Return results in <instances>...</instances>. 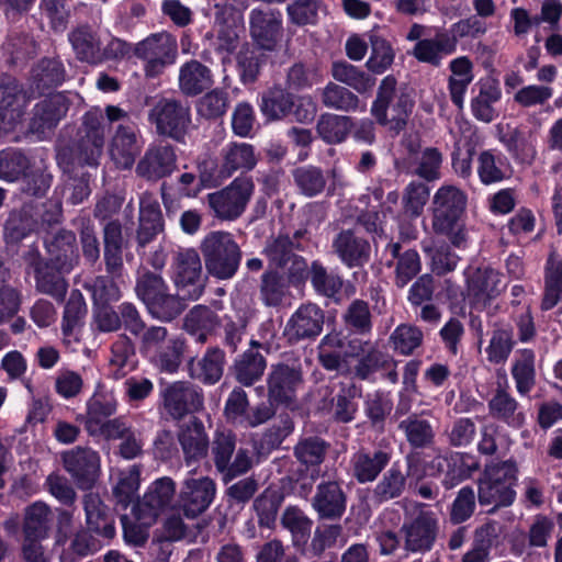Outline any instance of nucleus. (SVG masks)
Wrapping results in <instances>:
<instances>
[{"instance_id":"f257e3e1","label":"nucleus","mask_w":562,"mask_h":562,"mask_svg":"<svg viewBox=\"0 0 562 562\" xmlns=\"http://www.w3.org/2000/svg\"><path fill=\"white\" fill-rule=\"evenodd\" d=\"M465 204V194L454 186L440 187L432 199V229L458 248L465 247L469 239L463 223Z\"/></svg>"},{"instance_id":"f03ea898","label":"nucleus","mask_w":562,"mask_h":562,"mask_svg":"<svg viewBox=\"0 0 562 562\" xmlns=\"http://www.w3.org/2000/svg\"><path fill=\"white\" fill-rule=\"evenodd\" d=\"M104 112L91 109L82 117L79 138L70 148L61 149L58 155L59 165L66 170L72 166H97L104 146Z\"/></svg>"},{"instance_id":"7ed1b4c3","label":"nucleus","mask_w":562,"mask_h":562,"mask_svg":"<svg viewBox=\"0 0 562 562\" xmlns=\"http://www.w3.org/2000/svg\"><path fill=\"white\" fill-rule=\"evenodd\" d=\"M104 116L109 123H119L109 142V155L116 168L131 169L139 156L144 139L136 124L130 122V115L116 105H106Z\"/></svg>"},{"instance_id":"20e7f679","label":"nucleus","mask_w":562,"mask_h":562,"mask_svg":"<svg viewBox=\"0 0 562 562\" xmlns=\"http://www.w3.org/2000/svg\"><path fill=\"white\" fill-rule=\"evenodd\" d=\"M201 252L209 274L218 280L232 279L240 265L243 252L233 234L214 231L201 241Z\"/></svg>"},{"instance_id":"39448f33","label":"nucleus","mask_w":562,"mask_h":562,"mask_svg":"<svg viewBox=\"0 0 562 562\" xmlns=\"http://www.w3.org/2000/svg\"><path fill=\"white\" fill-rule=\"evenodd\" d=\"M396 83L393 76L383 78L372 103L371 114L379 124L398 132L405 126L414 101L406 89L397 88Z\"/></svg>"},{"instance_id":"423d86ee","label":"nucleus","mask_w":562,"mask_h":562,"mask_svg":"<svg viewBox=\"0 0 562 562\" xmlns=\"http://www.w3.org/2000/svg\"><path fill=\"white\" fill-rule=\"evenodd\" d=\"M55 546L63 547L61 562H75L93 554L100 548L88 529L74 526V515L67 509L57 510Z\"/></svg>"},{"instance_id":"0eeeda50","label":"nucleus","mask_w":562,"mask_h":562,"mask_svg":"<svg viewBox=\"0 0 562 562\" xmlns=\"http://www.w3.org/2000/svg\"><path fill=\"white\" fill-rule=\"evenodd\" d=\"M406 520L402 527L405 548L412 552H425L432 548L437 536L435 514L427 506L413 501L404 502Z\"/></svg>"},{"instance_id":"6e6552de","label":"nucleus","mask_w":562,"mask_h":562,"mask_svg":"<svg viewBox=\"0 0 562 562\" xmlns=\"http://www.w3.org/2000/svg\"><path fill=\"white\" fill-rule=\"evenodd\" d=\"M517 469L513 462L491 464L486 467L479 484V502L481 505L508 506L515 499Z\"/></svg>"},{"instance_id":"1a4fd4ad","label":"nucleus","mask_w":562,"mask_h":562,"mask_svg":"<svg viewBox=\"0 0 562 562\" xmlns=\"http://www.w3.org/2000/svg\"><path fill=\"white\" fill-rule=\"evenodd\" d=\"M254 193L249 178H236L225 188L206 195L213 215L221 221H235L245 212Z\"/></svg>"},{"instance_id":"9d476101","label":"nucleus","mask_w":562,"mask_h":562,"mask_svg":"<svg viewBox=\"0 0 562 562\" xmlns=\"http://www.w3.org/2000/svg\"><path fill=\"white\" fill-rule=\"evenodd\" d=\"M149 121L159 135L180 142L191 125L190 108L180 101L164 99L150 110Z\"/></svg>"},{"instance_id":"9b49d317","label":"nucleus","mask_w":562,"mask_h":562,"mask_svg":"<svg viewBox=\"0 0 562 562\" xmlns=\"http://www.w3.org/2000/svg\"><path fill=\"white\" fill-rule=\"evenodd\" d=\"M173 279L183 296L196 300L204 290L202 280V262L193 248L179 249L172 259Z\"/></svg>"},{"instance_id":"f8f14e48","label":"nucleus","mask_w":562,"mask_h":562,"mask_svg":"<svg viewBox=\"0 0 562 562\" xmlns=\"http://www.w3.org/2000/svg\"><path fill=\"white\" fill-rule=\"evenodd\" d=\"M27 103V93L15 78H0V132H12L21 124Z\"/></svg>"},{"instance_id":"ddd939ff","label":"nucleus","mask_w":562,"mask_h":562,"mask_svg":"<svg viewBox=\"0 0 562 562\" xmlns=\"http://www.w3.org/2000/svg\"><path fill=\"white\" fill-rule=\"evenodd\" d=\"M216 494V484L209 476L190 474L184 479L179 495L180 507L188 518H195L204 513Z\"/></svg>"},{"instance_id":"4468645a","label":"nucleus","mask_w":562,"mask_h":562,"mask_svg":"<svg viewBox=\"0 0 562 562\" xmlns=\"http://www.w3.org/2000/svg\"><path fill=\"white\" fill-rule=\"evenodd\" d=\"M69 105V97L63 92L49 94L38 101L33 109L30 132L43 139L66 116Z\"/></svg>"},{"instance_id":"2eb2a0df","label":"nucleus","mask_w":562,"mask_h":562,"mask_svg":"<svg viewBox=\"0 0 562 562\" xmlns=\"http://www.w3.org/2000/svg\"><path fill=\"white\" fill-rule=\"evenodd\" d=\"M65 470L79 488H90L97 482L101 461L97 451L87 447H76L63 453Z\"/></svg>"},{"instance_id":"dca6fc26","label":"nucleus","mask_w":562,"mask_h":562,"mask_svg":"<svg viewBox=\"0 0 562 562\" xmlns=\"http://www.w3.org/2000/svg\"><path fill=\"white\" fill-rule=\"evenodd\" d=\"M164 407L175 419L203 408L204 397L202 390L190 382L176 381L162 392Z\"/></svg>"},{"instance_id":"f3484780","label":"nucleus","mask_w":562,"mask_h":562,"mask_svg":"<svg viewBox=\"0 0 562 562\" xmlns=\"http://www.w3.org/2000/svg\"><path fill=\"white\" fill-rule=\"evenodd\" d=\"M25 260L33 270L36 290L57 301H63L68 289V283L64 278L67 272L60 271L50 261H43L37 250H30L25 255Z\"/></svg>"},{"instance_id":"a211bd4d","label":"nucleus","mask_w":562,"mask_h":562,"mask_svg":"<svg viewBox=\"0 0 562 562\" xmlns=\"http://www.w3.org/2000/svg\"><path fill=\"white\" fill-rule=\"evenodd\" d=\"M177 156L169 144H151L136 165V175L146 180L157 181L173 172Z\"/></svg>"},{"instance_id":"6ab92c4d","label":"nucleus","mask_w":562,"mask_h":562,"mask_svg":"<svg viewBox=\"0 0 562 562\" xmlns=\"http://www.w3.org/2000/svg\"><path fill=\"white\" fill-rule=\"evenodd\" d=\"M468 295L475 304L485 303L504 288L502 276L490 267H470L467 272Z\"/></svg>"},{"instance_id":"aec40b11","label":"nucleus","mask_w":562,"mask_h":562,"mask_svg":"<svg viewBox=\"0 0 562 562\" xmlns=\"http://www.w3.org/2000/svg\"><path fill=\"white\" fill-rule=\"evenodd\" d=\"M178 441L187 464L204 458L207 453L209 437L203 423L196 417L190 418L180 426Z\"/></svg>"},{"instance_id":"412c9836","label":"nucleus","mask_w":562,"mask_h":562,"mask_svg":"<svg viewBox=\"0 0 562 562\" xmlns=\"http://www.w3.org/2000/svg\"><path fill=\"white\" fill-rule=\"evenodd\" d=\"M323 324V311L316 304L307 303L301 305L291 316L286 333L296 339L312 338L321 334Z\"/></svg>"},{"instance_id":"4be33fe9","label":"nucleus","mask_w":562,"mask_h":562,"mask_svg":"<svg viewBox=\"0 0 562 562\" xmlns=\"http://www.w3.org/2000/svg\"><path fill=\"white\" fill-rule=\"evenodd\" d=\"M454 52V38H450L447 32L440 31L432 38L419 40L412 54L418 61L438 67L446 56Z\"/></svg>"},{"instance_id":"5701e85b","label":"nucleus","mask_w":562,"mask_h":562,"mask_svg":"<svg viewBox=\"0 0 562 562\" xmlns=\"http://www.w3.org/2000/svg\"><path fill=\"white\" fill-rule=\"evenodd\" d=\"M334 248L348 267L364 265L370 258V245L353 231L341 232L334 240Z\"/></svg>"},{"instance_id":"b1692460","label":"nucleus","mask_w":562,"mask_h":562,"mask_svg":"<svg viewBox=\"0 0 562 562\" xmlns=\"http://www.w3.org/2000/svg\"><path fill=\"white\" fill-rule=\"evenodd\" d=\"M213 85L211 69L198 60L184 63L179 69L178 86L188 97L202 93Z\"/></svg>"},{"instance_id":"393cba45","label":"nucleus","mask_w":562,"mask_h":562,"mask_svg":"<svg viewBox=\"0 0 562 562\" xmlns=\"http://www.w3.org/2000/svg\"><path fill=\"white\" fill-rule=\"evenodd\" d=\"M176 491L175 482L167 476L156 480L145 493L143 501L138 504L140 510H147L144 517L145 524L155 520L158 513L169 505Z\"/></svg>"},{"instance_id":"a878e982","label":"nucleus","mask_w":562,"mask_h":562,"mask_svg":"<svg viewBox=\"0 0 562 562\" xmlns=\"http://www.w3.org/2000/svg\"><path fill=\"white\" fill-rule=\"evenodd\" d=\"M116 398L109 393L95 392L86 404V414L81 417L86 431H95L104 422L110 420L117 411Z\"/></svg>"},{"instance_id":"bb28decb","label":"nucleus","mask_w":562,"mask_h":562,"mask_svg":"<svg viewBox=\"0 0 562 562\" xmlns=\"http://www.w3.org/2000/svg\"><path fill=\"white\" fill-rule=\"evenodd\" d=\"M49 261L60 271L70 272L78 260L76 236L69 231L58 232L52 240H46Z\"/></svg>"},{"instance_id":"cd10ccee","label":"nucleus","mask_w":562,"mask_h":562,"mask_svg":"<svg viewBox=\"0 0 562 562\" xmlns=\"http://www.w3.org/2000/svg\"><path fill=\"white\" fill-rule=\"evenodd\" d=\"M390 460L391 456L383 450H376L373 453L359 451L351 458V471L358 482H372L387 465Z\"/></svg>"},{"instance_id":"c85d7f7f","label":"nucleus","mask_w":562,"mask_h":562,"mask_svg":"<svg viewBox=\"0 0 562 562\" xmlns=\"http://www.w3.org/2000/svg\"><path fill=\"white\" fill-rule=\"evenodd\" d=\"M224 352L218 348H210L198 361L193 358L188 362L189 375L205 384L216 383L223 375Z\"/></svg>"},{"instance_id":"c756f323","label":"nucleus","mask_w":562,"mask_h":562,"mask_svg":"<svg viewBox=\"0 0 562 562\" xmlns=\"http://www.w3.org/2000/svg\"><path fill=\"white\" fill-rule=\"evenodd\" d=\"M313 507L323 518H339L346 509V497L335 482L318 485Z\"/></svg>"},{"instance_id":"7c9ffc66","label":"nucleus","mask_w":562,"mask_h":562,"mask_svg":"<svg viewBox=\"0 0 562 562\" xmlns=\"http://www.w3.org/2000/svg\"><path fill=\"white\" fill-rule=\"evenodd\" d=\"M222 173L232 176L236 171H249L257 164L252 145L247 143H229L222 150Z\"/></svg>"},{"instance_id":"2f4dec72","label":"nucleus","mask_w":562,"mask_h":562,"mask_svg":"<svg viewBox=\"0 0 562 562\" xmlns=\"http://www.w3.org/2000/svg\"><path fill=\"white\" fill-rule=\"evenodd\" d=\"M502 97L498 83L492 79L480 82L479 93L471 101L472 114L479 121L490 123L497 116L495 105Z\"/></svg>"},{"instance_id":"473e14b6","label":"nucleus","mask_w":562,"mask_h":562,"mask_svg":"<svg viewBox=\"0 0 562 562\" xmlns=\"http://www.w3.org/2000/svg\"><path fill=\"white\" fill-rule=\"evenodd\" d=\"M449 69L451 71L449 77L450 97L452 102L461 109L468 88L474 79L473 64L468 57L461 56L450 61Z\"/></svg>"},{"instance_id":"72a5a7b5","label":"nucleus","mask_w":562,"mask_h":562,"mask_svg":"<svg viewBox=\"0 0 562 562\" xmlns=\"http://www.w3.org/2000/svg\"><path fill=\"white\" fill-rule=\"evenodd\" d=\"M268 391L270 405L262 404L248 409L239 426L254 428L268 422L274 415V409L271 406L279 405L281 402V372L278 368L269 376Z\"/></svg>"},{"instance_id":"f704fd0d","label":"nucleus","mask_w":562,"mask_h":562,"mask_svg":"<svg viewBox=\"0 0 562 562\" xmlns=\"http://www.w3.org/2000/svg\"><path fill=\"white\" fill-rule=\"evenodd\" d=\"M251 35L263 49H272L278 41L279 22L270 10H254L250 16Z\"/></svg>"},{"instance_id":"c9c22d12","label":"nucleus","mask_w":562,"mask_h":562,"mask_svg":"<svg viewBox=\"0 0 562 562\" xmlns=\"http://www.w3.org/2000/svg\"><path fill=\"white\" fill-rule=\"evenodd\" d=\"M83 508L86 512V522L89 529L112 538L115 533L113 521L108 517V507L103 504L100 496L95 493H88L83 497Z\"/></svg>"},{"instance_id":"e433bc0d","label":"nucleus","mask_w":562,"mask_h":562,"mask_svg":"<svg viewBox=\"0 0 562 562\" xmlns=\"http://www.w3.org/2000/svg\"><path fill=\"white\" fill-rule=\"evenodd\" d=\"M348 357L346 337L340 331H330L321 340L318 358L327 370H338Z\"/></svg>"},{"instance_id":"4c0bfd02","label":"nucleus","mask_w":562,"mask_h":562,"mask_svg":"<svg viewBox=\"0 0 562 562\" xmlns=\"http://www.w3.org/2000/svg\"><path fill=\"white\" fill-rule=\"evenodd\" d=\"M352 127L351 117L333 113L322 114L316 124L318 136L329 145L345 142Z\"/></svg>"},{"instance_id":"58836bf2","label":"nucleus","mask_w":562,"mask_h":562,"mask_svg":"<svg viewBox=\"0 0 562 562\" xmlns=\"http://www.w3.org/2000/svg\"><path fill=\"white\" fill-rule=\"evenodd\" d=\"M386 251L396 259L395 282L398 286H405L420 271V258L416 250L409 249L401 252V245L392 243L386 246Z\"/></svg>"},{"instance_id":"ea45409f","label":"nucleus","mask_w":562,"mask_h":562,"mask_svg":"<svg viewBox=\"0 0 562 562\" xmlns=\"http://www.w3.org/2000/svg\"><path fill=\"white\" fill-rule=\"evenodd\" d=\"M512 173L507 158L493 150L482 151L477 159V175L484 184L499 182Z\"/></svg>"},{"instance_id":"a19ab883","label":"nucleus","mask_w":562,"mask_h":562,"mask_svg":"<svg viewBox=\"0 0 562 562\" xmlns=\"http://www.w3.org/2000/svg\"><path fill=\"white\" fill-rule=\"evenodd\" d=\"M216 326V315L203 305L194 306L183 319V329L200 344L206 341Z\"/></svg>"},{"instance_id":"79ce46f5","label":"nucleus","mask_w":562,"mask_h":562,"mask_svg":"<svg viewBox=\"0 0 562 562\" xmlns=\"http://www.w3.org/2000/svg\"><path fill=\"white\" fill-rule=\"evenodd\" d=\"M69 42L80 60L88 63L101 60L100 38L89 26H79L69 33Z\"/></svg>"},{"instance_id":"37998d69","label":"nucleus","mask_w":562,"mask_h":562,"mask_svg":"<svg viewBox=\"0 0 562 562\" xmlns=\"http://www.w3.org/2000/svg\"><path fill=\"white\" fill-rule=\"evenodd\" d=\"M562 303V257L551 254L546 266V289L541 303L544 311Z\"/></svg>"},{"instance_id":"c03bdc74","label":"nucleus","mask_w":562,"mask_h":562,"mask_svg":"<svg viewBox=\"0 0 562 562\" xmlns=\"http://www.w3.org/2000/svg\"><path fill=\"white\" fill-rule=\"evenodd\" d=\"M187 348L186 339L181 336H171L166 346H161L151 357V362L166 373H176L182 362Z\"/></svg>"},{"instance_id":"a18cd8bd","label":"nucleus","mask_w":562,"mask_h":562,"mask_svg":"<svg viewBox=\"0 0 562 562\" xmlns=\"http://www.w3.org/2000/svg\"><path fill=\"white\" fill-rule=\"evenodd\" d=\"M52 510L44 502H35L27 506L24 512L23 532L24 536L47 538L50 530Z\"/></svg>"},{"instance_id":"49530a36","label":"nucleus","mask_w":562,"mask_h":562,"mask_svg":"<svg viewBox=\"0 0 562 562\" xmlns=\"http://www.w3.org/2000/svg\"><path fill=\"white\" fill-rule=\"evenodd\" d=\"M312 525V520L295 507H289L283 513V529L290 532L292 544L299 551L305 550L311 538Z\"/></svg>"},{"instance_id":"de8ad7c7","label":"nucleus","mask_w":562,"mask_h":562,"mask_svg":"<svg viewBox=\"0 0 562 562\" xmlns=\"http://www.w3.org/2000/svg\"><path fill=\"white\" fill-rule=\"evenodd\" d=\"M143 58H156L167 63H173L177 54L176 42L168 34H155L143 42L136 48Z\"/></svg>"},{"instance_id":"09e8293b","label":"nucleus","mask_w":562,"mask_h":562,"mask_svg":"<svg viewBox=\"0 0 562 562\" xmlns=\"http://www.w3.org/2000/svg\"><path fill=\"white\" fill-rule=\"evenodd\" d=\"M31 79L37 90L60 85L65 79V68L55 58L42 59L32 70Z\"/></svg>"},{"instance_id":"8fccbe9b","label":"nucleus","mask_w":562,"mask_h":562,"mask_svg":"<svg viewBox=\"0 0 562 562\" xmlns=\"http://www.w3.org/2000/svg\"><path fill=\"white\" fill-rule=\"evenodd\" d=\"M517 406L516 400L504 391H498L488 403L492 416L515 428L520 427L525 420V415L517 412Z\"/></svg>"},{"instance_id":"3c124183","label":"nucleus","mask_w":562,"mask_h":562,"mask_svg":"<svg viewBox=\"0 0 562 562\" xmlns=\"http://www.w3.org/2000/svg\"><path fill=\"white\" fill-rule=\"evenodd\" d=\"M331 75L335 80L342 82L356 91L363 93L374 86V79L353 65L345 61L334 64Z\"/></svg>"},{"instance_id":"603ef678","label":"nucleus","mask_w":562,"mask_h":562,"mask_svg":"<svg viewBox=\"0 0 562 562\" xmlns=\"http://www.w3.org/2000/svg\"><path fill=\"white\" fill-rule=\"evenodd\" d=\"M322 103L329 109L342 112L356 111L359 108L358 97L345 87L329 82L321 92Z\"/></svg>"},{"instance_id":"864d4df0","label":"nucleus","mask_w":562,"mask_h":562,"mask_svg":"<svg viewBox=\"0 0 562 562\" xmlns=\"http://www.w3.org/2000/svg\"><path fill=\"white\" fill-rule=\"evenodd\" d=\"M266 362L262 356L255 349L244 352L235 364L236 379L244 385L255 383L263 373Z\"/></svg>"},{"instance_id":"5fc2aeb1","label":"nucleus","mask_w":562,"mask_h":562,"mask_svg":"<svg viewBox=\"0 0 562 562\" xmlns=\"http://www.w3.org/2000/svg\"><path fill=\"white\" fill-rule=\"evenodd\" d=\"M406 479L397 462L384 473L375 485L373 494L379 502H385L401 496L405 488Z\"/></svg>"},{"instance_id":"6e6d98bb","label":"nucleus","mask_w":562,"mask_h":562,"mask_svg":"<svg viewBox=\"0 0 562 562\" xmlns=\"http://www.w3.org/2000/svg\"><path fill=\"white\" fill-rule=\"evenodd\" d=\"M535 355L529 349H524L518 353L514 363L512 373L516 382L517 391L524 395L527 394L535 384Z\"/></svg>"},{"instance_id":"4d7b16f0","label":"nucleus","mask_w":562,"mask_h":562,"mask_svg":"<svg viewBox=\"0 0 562 562\" xmlns=\"http://www.w3.org/2000/svg\"><path fill=\"white\" fill-rule=\"evenodd\" d=\"M139 476L140 470L137 465L119 472L117 482L113 487V495L119 503L126 506L135 499L139 488Z\"/></svg>"},{"instance_id":"13d9d810","label":"nucleus","mask_w":562,"mask_h":562,"mask_svg":"<svg viewBox=\"0 0 562 562\" xmlns=\"http://www.w3.org/2000/svg\"><path fill=\"white\" fill-rule=\"evenodd\" d=\"M461 461L462 457L458 453L451 454L450 457L438 456L431 461L430 469L436 470L438 473H445L442 484L447 488H451L458 485L468 475Z\"/></svg>"},{"instance_id":"bf43d9fd","label":"nucleus","mask_w":562,"mask_h":562,"mask_svg":"<svg viewBox=\"0 0 562 562\" xmlns=\"http://www.w3.org/2000/svg\"><path fill=\"white\" fill-rule=\"evenodd\" d=\"M424 334L414 325L401 324L392 333L390 340L395 351L401 355H412L423 344Z\"/></svg>"},{"instance_id":"052dcab7","label":"nucleus","mask_w":562,"mask_h":562,"mask_svg":"<svg viewBox=\"0 0 562 562\" xmlns=\"http://www.w3.org/2000/svg\"><path fill=\"white\" fill-rule=\"evenodd\" d=\"M236 448V436L229 430L217 431L212 442V456L216 470L223 474L228 469Z\"/></svg>"},{"instance_id":"680f3d73","label":"nucleus","mask_w":562,"mask_h":562,"mask_svg":"<svg viewBox=\"0 0 562 562\" xmlns=\"http://www.w3.org/2000/svg\"><path fill=\"white\" fill-rule=\"evenodd\" d=\"M370 42L372 49L366 65L370 71L383 74L394 61V50L391 44L380 36L371 35Z\"/></svg>"},{"instance_id":"e2e57ef3","label":"nucleus","mask_w":562,"mask_h":562,"mask_svg":"<svg viewBox=\"0 0 562 562\" xmlns=\"http://www.w3.org/2000/svg\"><path fill=\"white\" fill-rule=\"evenodd\" d=\"M293 177L296 187L306 196H315L325 189V177L317 167L306 166L297 168L294 170Z\"/></svg>"},{"instance_id":"0e129e2a","label":"nucleus","mask_w":562,"mask_h":562,"mask_svg":"<svg viewBox=\"0 0 562 562\" xmlns=\"http://www.w3.org/2000/svg\"><path fill=\"white\" fill-rule=\"evenodd\" d=\"M167 290L168 285L162 277L149 271L137 279L135 288L138 299H140L147 307Z\"/></svg>"},{"instance_id":"69168bd1","label":"nucleus","mask_w":562,"mask_h":562,"mask_svg":"<svg viewBox=\"0 0 562 562\" xmlns=\"http://www.w3.org/2000/svg\"><path fill=\"white\" fill-rule=\"evenodd\" d=\"M228 108V94L221 89L205 93L196 103L198 114L205 119H217L224 115Z\"/></svg>"},{"instance_id":"338daca9","label":"nucleus","mask_w":562,"mask_h":562,"mask_svg":"<svg viewBox=\"0 0 562 562\" xmlns=\"http://www.w3.org/2000/svg\"><path fill=\"white\" fill-rule=\"evenodd\" d=\"M316 104L310 95H283V116L292 115L299 122L312 121Z\"/></svg>"},{"instance_id":"774afa93","label":"nucleus","mask_w":562,"mask_h":562,"mask_svg":"<svg viewBox=\"0 0 562 562\" xmlns=\"http://www.w3.org/2000/svg\"><path fill=\"white\" fill-rule=\"evenodd\" d=\"M147 310L153 317L162 322H171L182 313L184 305L179 296L170 294L167 290Z\"/></svg>"}]
</instances>
